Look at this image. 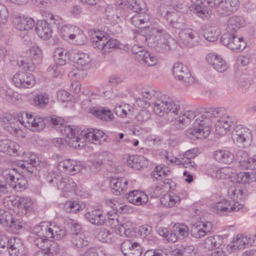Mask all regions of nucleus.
<instances>
[{
	"label": "nucleus",
	"mask_w": 256,
	"mask_h": 256,
	"mask_svg": "<svg viewBox=\"0 0 256 256\" xmlns=\"http://www.w3.org/2000/svg\"><path fill=\"white\" fill-rule=\"evenodd\" d=\"M142 98L136 99L138 106L142 108H146L153 104V110L154 113L161 117L174 116L181 114L183 112L180 102L174 100L166 94L158 95V92L154 90L143 88L142 90Z\"/></svg>",
	"instance_id": "obj_1"
},
{
	"label": "nucleus",
	"mask_w": 256,
	"mask_h": 256,
	"mask_svg": "<svg viewBox=\"0 0 256 256\" xmlns=\"http://www.w3.org/2000/svg\"><path fill=\"white\" fill-rule=\"evenodd\" d=\"M136 37L146 42L150 47L158 52H168L176 44L172 37L160 27H152L148 36L137 35Z\"/></svg>",
	"instance_id": "obj_2"
},
{
	"label": "nucleus",
	"mask_w": 256,
	"mask_h": 256,
	"mask_svg": "<svg viewBox=\"0 0 256 256\" xmlns=\"http://www.w3.org/2000/svg\"><path fill=\"white\" fill-rule=\"evenodd\" d=\"M202 120L208 119L209 120V128L212 126V118H219L216 124L225 130H229V128L234 126V120L228 116H226V110L224 108H209L206 109L204 113L199 116Z\"/></svg>",
	"instance_id": "obj_3"
},
{
	"label": "nucleus",
	"mask_w": 256,
	"mask_h": 256,
	"mask_svg": "<svg viewBox=\"0 0 256 256\" xmlns=\"http://www.w3.org/2000/svg\"><path fill=\"white\" fill-rule=\"evenodd\" d=\"M119 46L117 40L109 38L104 32H98L92 38V46L94 48L102 51V54L106 55L116 49Z\"/></svg>",
	"instance_id": "obj_4"
},
{
	"label": "nucleus",
	"mask_w": 256,
	"mask_h": 256,
	"mask_svg": "<svg viewBox=\"0 0 256 256\" xmlns=\"http://www.w3.org/2000/svg\"><path fill=\"white\" fill-rule=\"evenodd\" d=\"M207 2L210 7L222 16L231 15L240 8L239 0H208Z\"/></svg>",
	"instance_id": "obj_5"
},
{
	"label": "nucleus",
	"mask_w": 256,
	"mask_h": 256,
	"mask_svg": "<svg viewBox=\"0 0 256 256\" xmlns=\"http://www.w3.org/2000/svg\"><path fill=\"white\" fill-rule=\"evenodd\" d=\"M2 177L6 182L13 190L22 192L26 188L27 180L25 177L16 173L14 169L6 170L2 172Z\"/></svg>",
	"instance_id": "obj_6"
},
{
	"label": "nucleus",
	"mask_w": 256,
	"mask_h": 256,
	"mask_svg": "<svg viewBox=\"0 0 256 256\" xmlns=\"http://www.w3.org/2000/svg\"><path fill=\"white\" fill-rule=\"evenodd\" d=\"M209 122L208 119H205L204 121L200 116L198 117L194 123L195 124H198V126L188 128L186 132V136L192 140L206 138L210 133Z\"/></svg>",
	"instance_id": "obj_7"
},
{
	"label": "nucleus",
	"mask_w": 256,
	"mask_h": 256,
	"mask_svg": "<svg viewBox=\"0 0 256 256\" xmlns=\"http://www.w3.org/2000/svg\"><path fill=\"white\" fill-rule=\"evenodd\" d=\"M159 12L170 26L178 30H182L186 26L184 17L178 12L169 11L164 6H161L159 8Z\"/></svg>",
	"instance_id": "obj_8"
},
{
	"label": "nucleus",
	"mask_w": 256,
	"mask_h": 256,
	"mask_svg": "<svg viewBox=\"0 0 256 256\" xmlns=\"http://www.w3.org/2000/svg\"><path fill=\"white\" fill-rule=\"evenodd\" d=\"M232 138L238 146L245 148L250 145L252 134L250 130L247 128L236 126L232 132Z\"/></svg>",
	"instance_id": "obj_9"
},
{
	"label": "nucleus",
	"mask_w": 256,
	"mask_h": 256,
	"mask_svg": "<svg viewBox=\"0 0 256 256\" xmlns=\"http://www.w3.org/2000/svg\"><path fill=\"white\" fill-rule=\"evenodd\" d=\"M172 70L175 78L182 82L185 86H188L194 83V78L186 66L180 62H176L174 64Z\"/></svg>",
	"instance_id": "obj_10"
},
{
	"label": "nucleus",
	"mask_w": 256,
	"mask_h": 256,
	"mask_svg": "<svg viewBox=\"0 0 256 256\" xmlns=\"http://www.w3.org/2000/svg\"><path fill=\"white\" fill-rule=\"evenodd\" d=\"M4 204L8 208H10V204L12 206H17L20 209L24 210L26 212L32 210L33 202L31 198L28 197L11 196L4 199Z\"/></svg>",
	"instance_id": "obj_11"
},
{
	"label": "nucleus",
	"mask_w": 256,
	"mask_h": 256,
	"mask_svg": "<svg viewBox=\"0 0 256 256\" xmlns=\"http://www.w3.org/2000/svg\"><path fill=\"white\" fill-rule=\"evenodd\" d=\"M12 82L17 88L26 89L32 88L36 83V80L32 74L20 72L14 76Z\"/></svg>",
	"instance_id": "obj_12"
},
{
	"label": "nucleus",
	"mask_w": 256,
	"mask_h": 256,
	"mask_svg": "<svg viewBox=\"0 0 256 256\" xmlns=\"http://www.w3.org/2000/svg\"><path fill=\"white\" fill-rule=\"evenodd\" d=\"M23 116H26V121L23 120V116H20V120L24 127L34 131H40L44 128L46 123L43 118L27 112H24Z\"/></svg>",
	"instance_id": "obj_13"
},
{
	"label": "nucleus",
	"mask_w": 256,
	"mask_h": 256,
	"mask_svg": "<svg viewBox=\"0 0 256 256\" xmlns=\"http://www.w3.org/2000/svg\"><path fill=\"white\" fill-rule=\"evenodd\" d=\"M20 116L16 118L10 114H6L1 118L4 129L12 134H17L21 131L22 124Z\"/></svg>",
	"instance_id": "obj_14"
},
{
	"label": "nucleus",
	"mask_w": 256,
	"mask_h": 256,
	"mask_svg": "<svg viewBox=\"0 0 256 256\" xmlns=\"http://www.w3.org/2000/svg\"><path fill=\"white\" fill-rule=\"evenodd\" d=\"M243 205L238 202H231L222 200L213 204L214 210L218 214H226L236 212L242 208Z\"/></svg>",
	"instance_id": "obj_15"
},
{
	"label": "nucleus",
	"mask_w": 256,
	"mask_h": 256,
	"mask_svg": "<svg viewBox=\"0 0 256 256\" xmlns=\"http://www.w3.org/2000/svg\"><path fill=\"white\" fill-rule=\"evenodd\" d=\"M30 57L31 60H22L18 61L19 64L23 66V68L32 70L33 68L32 64H40L42 60V53L41 50L36 46L31 48L30 50Z\"/></svg>",
	"instance_id": "obj_16"
},
{
	"label": "nucleus",
	"mask_w": 256,
	"mask_h": 256,
	"mask_svg": "<svg viewBox=\"0 0 256 256\" xmlns=\"http://www.w3.org/2000/svg\"><path fill=\"white\" fill-rule=\"evenodd\" d=\"M40 160L38 156L30 154L28 160H22L18 162V166L22 169V173L25 175L30 176L35 170V166L40 164Z\"/></svg>",
	"instance_id": "obj_17"
},
{
	"label": "nucleus",
	"mask_w": 256,
	"mask_h": 256,
	"mask_svg": "<svg viewBox=\"0 0 256 256\" xmlns=\"http://www.w3.org/2000/svg\"><path fill=\"white\" fill-rule=\"evenodd\" d=\"M120 249L125 256H140L142 253L141 245L130 240L124 241L121 244Z\"/></svg>",
	"instance_id": "obj_18"
},
{
	"label": "nucleus",
	"mask_w": 256,
	"mask_h": 256,
	"mask_svg": "<svg viewBox=\"0 0 256 256\" xmlns=\"http://www.w3.org/2000/svg\"><path fill=\"white\" fill-rule=\"evenodd\" d=\"M104 19L106 24L115 25L121 21L119 11L115 4H110L104 8Z\"/></svg>",
	"instance_id": "obj_19"
},
{
	"label": "nucleus",
	"mask_w": 256,
	"mask_h": 256,
	"mask_svg": "<svg viewBox=\"0 0 256 256\" xmlns=\"http://www.w3.org/2000/svg\"><path fill=\"white\" fill-rule=\"evenodd\" d=\"M212 228V225L211 222L208 221L200 222L192 226L190 234L194 238H201L210 232Z\"/></svg>",
	"instance_id": "obj_20"
},
{
	"label": "nucleus",
	"mask_w": 256,
	"mask_h": 256,
	"mask_svg": "<svg viewBox=\"0 0 256 256\" xmlns=\"http://www.w3.org/2000/svg\"><path fill=\"white\" fill-rule=\"evenodd\" d=\"M62 134L64 136L68 138V144L69 146L78 148L84 146L83 144L80 145V140L82 138L76 136V130L70 126L62 127Z\"/></svg>",
	"instance_id": "obj_21"
},
{
	"label": "nucleus",
	"mask_w": 256,
	"mask_h": 256,
	"mask_svg": "<svg viewBox=\"0 0 256 256\" xmlns=\"http://www.w3.org/2000/svg\"><path fill=\"white\" fill-rule=\"evenodd\" d=\"M180 37L182 42L187 46L192 47L198 44V34L192 28H183L180 34Z\"/></svg>",
	"instance_id": "obj_22"
},
{
	"label": "nucleus",
	"mask_w": 256,
	"mask_h": 256,
	"mask_svg": "<svg viewBox=\"0 0 256 256\" xmlns=\"http://www.w3.org/2000/svg\"><path fill=\"white\" fill-rule=\"evenodd\" d=\"M206 60L208 64L218 72H223L228 69L226 61L218 54L210 53L207 55Z\"/></svg>",
	"instance_id": "obj_23"
},
{
	"label": "nucleus",
	"mask_w": 256,
	"mask_h": 256,
	"mask_svg": "<svg viewBox=\"0 0 256 256\" xmlns=\"http://www.w3.org/2000/svg\"><path fill=\"white\" fill-rule=\"evenodd\" d=\"M8 251L10 256H28L26 250L22 241L16 238L10 239Z\"/></svg>",
	"instance_id": "obj_24"
},
{
	"label": "nucleus",
	"mask_w": 256,
	"mask_h": 256,
	"mask_svg": "<svg viewBox=\"0 0 256 256\" xmlns=\"http://www.w3.org/2000/svg\"><path fill=\"white\" fill-rule=\"evenodd\" d=\"M80 134L84 137L86 140L91 143L100 144L99 140L105 136L104 133L99 130L88 128L82 131Z\"/></svg>",
	"instance_id": "obj_25"
},
{
	"label": "nucleus",
	"mask_w": 256,
	"mask_h": 256,
	"mask_svg": "<svg viewBox=\"0 0 256 256\" xmlns=\"http://www.w3.org/2000/svg\"><path fill=\"white\" fill-rule=\"evenodd\" d=\"M110 187L113 194L116 196L123 194L128 188V180L124 178H112Z\"/></svg>",
	"instance_id": "obj_26"
},
{
	"label": "nucleus",
	"mask_w": 256,
	"mask_h": 256,
	"mask_svg": "<svg viewBox=\"0 0 256 256\" xmlns=\"http://www.w3.org/2000/svg\"><path fill=\"white\" fill-rule=\"evenodd\" d=\"M35 31L40 38L44 40H48L52 36V30L46 20H40L35 27Z\"/></svg>",
	"instance_id": "obj_27"
},
{
	"label": "nucleus",
	"mask_w": 256,
	"mask_h": 256,
	"mask_svg": "<svg viewBox=\"0 0 256 256\" xmlns=\"http://www.w3.org/2000/svg\"><path fill=\"white\" fill-rule=\"evenodd\" d=\"M213 157L218 162L230 164L234 160V156L231 152L224 149L216 150L214 152Z\"/></svg>",
	"instance_id": "obj_28"
},
{
	"label": "nucleus",
	"mask_w": 256,
	"mask_h": 256,
	"mask_svg": "<svg viewBox=\"0 0 256 256\" xmlns=\"http://www.w3.org/2000/svg\"><path fill=\"white\" fill-rule=\"evenodd\" d=\"M88 110L90 113L100 120L109 121L112 120L114 118V114L109 109L100 106H90Z\"/></svg>",
	"instance_id": "obj_29"
},
{
	"label": "nucleus",
	"mask_w": 256,
	"mask_h": 256,
	"mask_svg": "<svg viewBox=\"0 0 256 256\" xmlns=\"http://www.w3.org/2000/svg\"><path fill=\"white\" fill-rule=\"evenodd\" d=\"M126 163L130 168L136 170H140V168L146 166L148 164L146 158L139 155L128 156Z\"/></svg>",
	"instance_id": "obj_30"
},
{
	"label": "nucleus",
	"mask_w": 256,
	"mask_h": 256,
	"mask_svg": "<svg viewBox=\"0 0 256 256\" xmlns=\"http://www.w3.org/2000/svg\"><path fill=\"white\" fill-rule=\"evenodd\" d=\"M13 22L16 28L20 31L30 30L35 24L32 18L21 16L16 17Z\"/></svg>",
	"instance_id": "obj_31"
},
{
	"label": "nucleus",
	"mask_w": 256,
	"mask_h": 256,
	"mask_svg": "<svg viewBox=\"0 0 256 256\" xmlns=\"http://www.w3.org/2000/svg\"><path fill=\"white\" fill-rule=\"evenodd\" d=\"M86 218L92 224L100 226L106 222V218L99 210L88 212L85 214Z\"/></svg>",
	"instance_id": "obj_32"
},
{
	"label": "nucleus",
	"mask_w": 256,
	"mask_h": 256,
	"mask_svg": "<svg viewBox=\"0 0 256 256\" xmlns=\"http://www.w3.org/2000/svg\"><path fill=\"white\" fill-rule=\"evenodd\" d=\"M222 243V236L215 235L206 238L202 243V246L206 250H211L214 248H219Z\"/></svg>",
	"instance_id": "obj_33"
},
{
	"label": "nucleus",
	"mask_w": 256,
	"mask_h": 256,
	"mask_svg": "<svg viewBox=\"0 0 256 256\" xmlns=\"http://www.w3.org/2000/svg\"><path fill=\"white\" fill-rule=\"evenodd\" d=\"M54 185L58 190H60L62 192H68L72 190L76 186L75 183L72 179L68 178H62L60 175L58 180L56 182Z\"/></svg>",
	"instance_id": "obj_34"
},
{
	"label": "nucleus",
	"mask_w": 256,
	"mask_h": 256,
	"mask_svg": "<svg viewBox=\"0 0 256 256\" xmlns=\"http://www.w3.org/2000/svg\"><path fill=\"white\" fill-rule=\"evenodd\" d=\"M228 194L234 200H241L244 198V192L242 186L237 183L233 184L228 189Z\"/></svg>",
	"instance_id": "obj_35"
},
{
	"label": "nucleus",
	"mask_w": 256,
	"mask_h": 256,
	"mask_svg": "<svg viewBox=\"0 0 256 256\" xmlns=\"http://www.w3.org/2000/svg\"><path fill=\"white\" fill-rule=\"evenodd\" d=\"M72 244L78 248H82L88 246L89 240L84 234L82 232L74 233L70 240Z\"/></svg>",
	"instance_id": "obj_36"
},
{
	"label": "nucleus",
	"mask_w": 256,
	"mask_h": 256,
	"mask_svg": "<svg viewBox=\"0 0 256 256\" xmlns=\"http://www.w3.org/2000/svg\"><path fill=\"white\" fill-rule=\"evenodd\" d=\"M244 25V18L240 16H234L230 17L228 21L226 30L228 32H236L240 28Z\"/></svg>",
	"instance_id": "obj_37"
},
{
	"label": "nucleus",
	"mask_w": 256,
	"mask_h": 256,
	"mask_svg": "<svg viewBox=\"0 0 256 256\" xmlns=\"http://www.w3.org/2000/svg\"><path fill=\"white\" fill-rule=\"evenodd\" d=\"M54 58L57 64L60 66H64L70 60L69 54L66 50L62 48H56L54 52Z\"/></svg>",
	"instance_id": "obj_38"
},
{
	"label": "nucleus",
	"mask_w": 256,
	"mask_h": 256,
	"mask_svg": "<svg viewBox=\"0 0 256 256\" xmlns=\"http://www.w3.org/2000/svg\"><path fill=\"white\" fill-rule=\"evenodd\" d=\"M34 232L39 236L50 238V226L47 222H43L36 225L33 228Z\"/></svg>",
	"instance_id": "obj_39"
},
{
	"label": "nucleus",
	"mask_w": 256,
	"mask_h": 256,
	"mask_svg": "<svg viewBox=\"0 0 256 256\" xmlns=\"http://www.w3.org/2000/svg\"><path fill=\"white\" fill-rule=\"evenodd\" d=\"M220 34L218 28L216 26H208L204 30L203 36L208 42H214L218 40Z\"/></svg>",
	"instance_id": "obj_40"
},
{
	"label": "nucleus",
	"mask_w": 256,
	"mask_h": 256,
	"mask_svg": "<svg viewBox=\"0 0 256 256\" xmlns=\"http://www.w3.org/2000/svg\"><path fill=\"white\" fill-rule=\"evenodd\" d=\"M180 202L179 196L176 194H164L160 198L161 204L166 208H172Z\"/></svg>",
	"instance_id": "obj_41"
},
{
	"label": "nucleus",
	"mask_w": 256,
	"mask_h": 256,
	"mask_svg": "<svg viewBox=\"0 0 256 256\" xmlns=\"http://www.w3.org/2000/svg\"><path fill=\"white\" fill-rule=\"evenodd\" d=\"M78 28L70 24H65L58 26V30L64 39H70L75 32H78Z\"/></svg>",
	"instance_id": "obj_42"
},
{
	"label": "nucleus",
	"mask_w": 256,
	"mask_h": 256,
	"mask_svg": "<svg viewBox=\"0 0 256 256\" xmlns=\"http://www.w3.org/2000/svg\"><path fill=\"white\" fill-rule=\"evenodd\" d=\"M172 232H174L180 238H184L188 236L189 229L188 226L184 224L177 223L172 227Z\"/></svg>",
	"instance_id": "obj_43"
},
{
	"label": "nucleus",
	"mask_w": 256,
	"mask_h": 256,
	"mask_svg": "<svg viewBox=\"0 0 256 256\" xmlns=\"http://www.w3.org/2000/svg\"><path fill=\"white\" fill-rule=\"evenodd\" d=\"M170 172L168 168L164 166H158L151 174V176L154 180H161L165 178Z\"/></svg>",
	"instance_id": "obj_44"
},
{
	"label": "nucleus",
	"mask_w": 256,
	"mask_h": 256,
	"mask_svg": "<svg viewBox=\"0 0 256 256\" xmlns=\"http://www.w3.org/2000/svg\"><path fill=\"white\" fill-rule=\"evenodd\" d=\"M180 106H182L183 110V112L180 114H178L176 116H174V117H171L170 116H164L166 119L168 120L172 121L173 118H176V116H182V118H184V120H185L186 123L189 124L192 120H194L196 117V118L200 116H196V115L195 112L194 111L192 110H188L185 112H184V107L182 104L180 102Z\"/></svg>",
	"instance_id": "obj_45"
},
{
	"label": "nucleus",
	"mask_w": 256,
	"mask_h": 256,
	"mask_svg": "<svg viewBox=\"0 0 256 256\" xmlns=\"http://www.w3.org/2000/svg\"><path fill=\"white\" fill-rule=\"evenodd\" d=\"M73 60L75 62L82 66H87L91 61L90 56L88 54L84 52L74 54Z\"/></svg>",
	"instance_id": "obj_46"
},
{
	"label": "nucleus",
	"mask_w": 256,
	"mask_h": 256,
	"mask_svg": "<svg viewBox=\"0 0 256 256\" xmlns=\"http://www.w3.org/2000/svg\"><path fill=\"white\" fill-rule=\"evenodd\" d=\"M50 233L52 236H50V238H54L56 240H58L62 238L66 235V230L60 228L59 226L50 224Z\"/></svg>",
	"instance_id": "obj_47"
},
{
	"label": "nucleus",
	"mask_w": 256,
	"mask_h": 256,
	"mask_svg": "<svg viewBox=\"0 0 256 256\" xmlns=\"http://www.w3.org/2000/svg\"><path fill=\"white\" fill-rule=\"evenodd\" d=\"M98 236L99 240L104 242L111 243L114 240L113 234L106 228L100 230Z\"/></svg>",
	"instance_id": "obj_48"
},
{
	"label": "nucleus",
	"mask_w": 256,
	"mask_h": 256,
	"mask_svg": "<svg viewBox=\"0 0 256 256\" xmlns=\"http://www.w3.org/2000/svg\"><path fill=\"white\" fill-rule=\"evenodd\" d=\"M49 102V96L46 94H38L34 98V104L39 108H42L48 104Z\"/></svg>",
	"instance_id": "obj_49"
},
{
	"label": "nucleus",
	"mask_w": 256,
	"mask_h": 256,
	"mask_svg": "<svg viewBox=\"0 0 256 256\" xmlns=\"http://www.w3.org/2000/svg\"><path fill=\"white\" fill-rule=\"evenodd\" d=\"M132 108V106L130 104H124L116 106L114 108V112L118 116L126 117L130 113Z\"/></svg>",
	"instance_id": "obj_50"
},
{
	"label": "nucleus",
	"mask_w": 256,
	"mask_h": 256,
	"mask_svg": "<svg viewBox=\"0 0 256 256\" xmlns=\"http://www.w3.org/2000/svg\"><path fill=\"white\" fill-rule=\"evenodd\" d=\"M246 44L242 37H238L236 35L232 40L230 49L233 50H241L244 48Z\"/></svg>",
	"instance_id": "obj_51"
},
{
	"label": "nucleus",
	"mask_w": 256,
	"mask_h": 256,
	"mask_svg": "<svg viewBox=\"0 0 256 256\" xmlns=\"http://www.w3.org/2000/svg\"><path fill=\"white\" fill-rule=\"evenodd\" d=\"M246 244H248L247 238L242 235L240 236L238 235L236 240H234L232 248L234 250L244 248Z\"/></svg>",
	"instance_id": "obj_52"
},
{
	"label": "nucleus",
	"mask_w": 256,
	"mask_h": 256,
	"mask_svg": "<svg viewBox=\"0 0 256 256\" xmlns=\"http://www.w3.org/2000/svg\"><path fill=\"white\" fill-rule=\"evenodd\" d=\"M148 192L150 197L153 198H158L165 192L160 183L156 186L149 188Z\"/></svg>",
	"instance_id": "obj_53"
},
{
	"label": "nucleus",
	"mask_w": 256,
	"mask_h": 256,
	"mask_svg": "<svg viewBox=\"0 0 256 256\" xmlns=\"http://www.w3.org/2000/svg\"><path fill=\"white\" fill-rule=\"evenodd\" d=\"M236 36L234 32H228L224 34L220 40L224 45L228 46L230 49V45L232 44V40Z\"/></svg>",
	"instance_id": "obj_54"
},
{
	"label": "nucleus",
	"mask_w": 256,
	"mask_h": 256,
	"mask_svg": "<svg viewBox=\"0 0 256 256\" xmlns=\"http://www.w3.org/2000/svg\"><path fill=\"white\" fill-rule=\"evenodd\" d=\"M140 60H142L144 62L150 66L155 65L157 62V58L148 51H146L144 53Z\"/></svg>",
	"instance_id": "obj_55"
},
{
	"label": "nucleus",
	"mask_w": 256,
	"mask_h": 256,
	"mask_svg": "<svg viewBox=\"0 0 256 256\" xmlns=\"http://www.w3.org/2000/svg\"><path fill=\"white\" fill-rule=\"evenodd\" d=\"M86 39V36L83 32L79 28H78V32H75L70 38V40H74L76 44L78 45L84 44Z\"/></svg>",
	"instance_id": "obj_56"
},
{
	"label": "nucleus",
	"mask_w": 256,
	"mask_h": 256,
	"mask_svg": "<svg viewBox=\"0 0 256 256\" xmlns=\"http://www.w3.org/2000/svg\"><path fill=\"white\" fill-rule=\"evenodd\" d=\"M64 208L68 212H74L80 210L81 206L77 202H68L64 204Z\"/></svg>",
	"instance_id": "obj_57"
},
{
	"label": "nucleus",
	"mask_w": 256,
	"mask_h": 256,
	"mask_svg": "<svg viewBox=\"0 0 256 256\" xmlns=\"http://www.w3.org/2000/svg\"><path fill=\"white\" fill-rule=\"evenodd\" d=\"M72 161V160H70L68 159L60 162L57 166L58 170L62 172H68L70 174Z\"/></svg>",
	"instance_id": "obj_58"
},
{
	"label": "nucleus",
	"mask_w": 256,
	"mask_h": 256,
	"mask_svg": "<svg viewBox=\"0 0 256 256\" xmlns=\"http://www.w3.org/2000/svg\"><path fill=\"white\" fill-rule=\"evenodd\" d=\"M159 183L163 188L165 192L174 189L176 186L174 182L170 178H164L163 180H161Z\"/></svg>",
	"instance_id": "obj_59"
},
{
	"label": "nucleus",
	"mask_w": 256,
	"mask_h": 256,
	"mask_svg": "<svg viewBox=\"0 0 256 256\" xmlns=\"http://www.w3.org/2000/svg\"><path fill=\"white\" fill-rule=\"evenodd\" d=\"M145 4L142 0H136L130 4V8L136 12H142L144 10Z\"/></svg>",
	"instance_id": "obj_60"
},
{
	"label": "nucleus",
	"mask_w": 256,
	"mask_h": 256,
	"mask_svg": "<svg viewBox=\"0 0 256 256\" xmlns=\"http://www.w3.org/2000/svg\"><path fill=\"white\" fill-rule=\"evenodd\" d=\"M148 20L144 14H137L132 18V22L135 26L139 28Z\"/></svg>",
	"instance_id": "obj_61"
},
{
	"label": "nucleus",
	"mask_w": 256,
	"mask_h": 256,
	"mask_svg": "<svg viewBox=\"0 0 256 256\" xmlns=\"http://www.w3.org/2000/svg\"><path fill=\"white\" fill-rule=\"evenodd\" d=\"M10 240L4 236L0 234V253L6 252L9 249Z\"/></svg>",
	"instance_id": "obj_62"
},
{
	"label": "nucleus",
	"mask_w": 256,
	"mask_h": 256,
	"mask_svg": "<svg viewBox=\"0 0 256 256\" xmlns=\"http://www.w3.org/2000/svg\"><path fill=\"white\" fill-rule=\"evenodd\" d=\"M243 168L256 170V154L252 157H248L246 162L242 164Z\"/></svg>",
	"instance_id": "obj_63"
},
{
	"label": "nucleus",
	"mask_w": 256,
	"mask_h": 256,
	"mask_svg": "<svg viewBox=\"0 0 256 256\" xmlns=\"http://www.w3.org/2000/svg\"><path fill=\"white\" fill-rule=\"evenodd\" d=\"M248 157V155L247 152L242 150H238L235 156L236 160L238 162L242 167V164L246 162Z\"/></svg>",
	"instance_id": "obj_64"
}]
</instances>
